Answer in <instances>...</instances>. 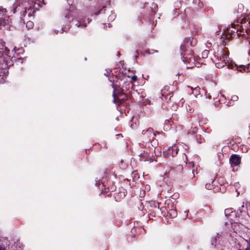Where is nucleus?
<instances>
[{
  "label": "nucleus",
  "instance_id": "nucleus-12",
  "mask_svg": "<svg viewBox=\"0 0 250 250\" xmlns=\"http://www.w3.org/2000/svg\"><path fill=\"white\" fill-rule=\"evenodd\" d=\"M9 28L6 20L3 18L0 19V29H7Z\"/></svg>",
  "mask_w": 250,
  "mask_h": 250
},
{
  "label": "nucleus",
  "instance_id": "nucleus-32",
  "mask_svg": "<svg viewBox=\"0 0 250 250\" xmlns=\"http://www.w3.org/2000/svg\"><path fill=\"white\" fill-rule=\"evenodd\" d=\"M188 111H189V112H191L192 110L190 108H189Z\"/></svg>",
  "mask_w": 250,
  "mask_h": 250
},
{
  "label": "nucleus",
  "instance_id": "nucleus-35",
  "mask_svg": "<svg viewBox=\"0 0 250 250\" xmlns=\"http://www.w3.org/2000/svg\"><path fill=\"white\" fill-rule=\"evenodd\" d=\"M146 52H147V53H148V54H150V53H151L150 52H148V51H147Z\"/></svg>",
  "mask_w": 250,
  "mask_h": 250
},
{
  "label": "nucleus",
  "instance_id": "nucleus-27",
  "mask_svg": "<svg viewBox=\"0 0 250 250\" xmlns=\"http://www.w3.org/2000/svg\"><path fill=\"white\" fill-rule=\"evenodd\" d=\"M53 32H54V34H57L60 31L54 30V31H53Z\"/></svg>",
  "mask_w": 250,
  "mask_h": 250
},
{
  "label": "nucleus",
  "instance_id": "nucleus-1",
  "mask_svg": "<svg viewBox=\"0 0 250 250\" xmlns=\"http://www.w3.org/2000/svg\"><path fill=\"white\" fill-rule=\"evenodd\" d=\"M229 51L227 49H223L221 51L214 55V58L212 60L215 62L218 68L224 67L229 61Z\"/></svg>",
  "mask_w": 250,
  "mask_h": 250
},
{
  "label": "nucleus",
  "instance_id": "nucleus-4",
  "mask_svg": "<svg viewBox=\"0 0 250 250\" xmlns=\"http://www.w3.org/2000/svg\"><path fill=\"white\" fill-rule=\"evenodd\" d=\"M239 25H237V28L236 27H234V29H230V28H228L227 30V38H234L236 35L238 37L242 35H244L243 30L239 31Z\"/></svg>",
  "mask_w": 250,
  "mask_h": 250
},
{
  "label": "nucleus",
  "instance_id": "nucleus-17",
  "mask_svg": "<svg viewBox=\"0 0 250 250\" xmlns=\"http://www.w3.org/2000/svg\"><path fill=\"white\" fill-rule=\"evenodd\" d=\"M76 25H77L78 27H80V26H82L83 27H84L86 26V24L87 23L85 22V20H82V21H76Z\"/></svg>",
  "mask_w": 250,
  "mask_h": 250
},
{
  "label": "nucleus",
  "instance_id": "nucleus-9",
  "mask_svg": "<svg viewBox=\"0 0 250 250\" xmlns=\"http://www.w3.org/2000/svg\"><path fill=\"white\" fill-rule=\"evenodd\" d=\"M241 28L242 30H245V32L248 34H250V18L245 20L242 23Z\"/></svg>",
  "mask_w": 250,
  "mask_h": 250
},
{
  "label": "nucleus",
  "instance_id": "nucleus-33",
  "mask_svg": "<svg viewBox=\"0 0 250 250\" xmlns=\"http://www.w3.org/2000/svg\"><path fill=\"white\" fill-rule=\"evenodd\" d=\"M186 109H187V110L188 111L189 107H187V106H186Z\"/></svg>",
  "mask_w": 250,
  "mask_h": 250
},
{
  "label": "nucleus",
  "instance_id": "nucleus-5",
  "mask_svg": "<svg viewBox=\"0 0 250 250\" xmlns=\"http://www.w3.org/2000/svg\"><path fill=\"white\" fill-rule=\"evenodd\" d=\"M142 134L144 136V139L146 142L150 141L151 140H153L154 136L156 135L155 133L153 132V129L152 128H148L146 130L142 131Z\"/></svg>",
  "mask_w": 250,
  "mask_h": 250
},
{
  "label": "nucleus",
  "instance_id": "nucleus-11",
  "mask_svg": "<svg viewBox=\"0 0 250 250\" xmlns=\"http://www.w3.org/2000/svg\"><path fill=\"white\" fill-rule=\"evenodd\" d=\"M10 10V7L7 9L5 8H4L3 6H0V16H4L7 15L8 17L11 16L9 14V11Z\"/></svg>",
  "mask_w": 250,
  "mask_h": 250
},
{
  "label": "nucleus",
  "instance_id": "nucleus-29",
  "mask_svg": "<svg viewBox=\"0 0 250 250\" xmlns=\"http://www.w3.org/2000/svg\"><path fill=\"white\" fill-rule=\"evenodd\" d=\"M109 81L111 83H113V81H114L113 79H109Z\"/></svg>",
  "mask_w": 250,
  "mask_h": 250
},
{
  "label": "nucleus",
  "instance_id": "nucleus-28",
  "mask_svg": "<svg viewBox=\"0 0 250 250\" xmlns=\"http://www.w3.org/2000/svg\"><path fill=\"white\" fill-rule=\"evenodd\" d=\"M0 250H5V248L0 245Z\"/></svg>",
  "mask_w": 250,
  "mask_h": 250
},
{
  "label": "nucleus",
  "instance_id": "nucleus-36",
  "mask_svg": "<svg viewBox=\"0 0 250 250\" xmlns=\"http://www.w3.org/2000/svg\"><path fill=\"white\" fill-rule=\"evenodd\" d=\"M89 21H88V19H87V23H89Z\"/></svg>",
  "mask_w": 250,
  "mask_h": 250
},
{
  "label": "nucleus",
  "instance_id": "nucleus-30",
  "mask_svg": "<svg viewBox=\"0 0 250 250\" xmlns=\"http://www.w3.org/2000/svg\"><path fill=\"white\" fill-rule=\"evenodd\" d=\"M62 32H63V29H62H62H61V31H60V32H61V33H62Z\"/></svg>",
  "mask_w": 250,
  "mask_h": 250
},
{
  "label": "nucleus",
  "instance_id": "nucleus-24",
  "mask_svg": "<svg viewBox=\"0 0 250 250\" xmlns=\"http://www.w3.org/2000/svg\"><path fill=\"white\" fill-rule=\"evenodd\" d=\"M140 156H141V157H144V158H145V160H146V159L147 158L148 155H147V153H144V154H141L140 155Z\"/></svg>",
  "mask_w": 250,
  "mask_h": 250
},
{
  "label": "nucleus",
  "instance_id": "nucleus-8",
  "mask_svg": "<svg viewBox=\"0 0 250 250\" xmlns=\"http://www.w3.org/2000/svg\"><path fill=\"white\" fill-rule=\"evenodd\" d=\"M225 214L229 219V221H232L233 220V218L237 217L236 213L232 210V208L226 209Z\"/></svg>",
  "mask_w": 250,
  "mask_h": 250
},
{
  "label": "nucleus",
  "instance_id": "nucleus-7",
  "mask_svg": "<svg viewBox=\"0 0 250 250\" xmlns=\"http://www.w3.org/2000/svg\"><path fill=\"white\" fill-rule=\"evenodd\" d=\"M178 150V147L176 146H174L167 148L164 152V153L167 157L171 156L174 157L177 154Z\"/></svg>",
  "mask_w": 250,
  "mask_h": 250
},
{
  "label": "nucleus",
  "instance_id": "nucleus-20",
  "mask_svg": "<svg viewBox=\"0 0 250 250\" xmlns=\"http://www.w3.org/2000/svg\"><path fill=\"white\" fill-rule=\"evenodd\" d=\"M208 50H205L202 52V57L204 58H206L208 57Z\"/></svg>",
  "mask_w": 250,
  "mask_h": 250
},
{
  "label": "nucleus",
  "instance_id": "nucleus-3",
  "mask_svg": "<svg viewBox=\"0 0 250 250\" xmlns=\"http://www.w3.org/2000/svg\"><path fill=\"white\" fill-rule=\"evenodd\" d=\"M225 226L227 228L225 229L226 232L231 234L232 233H239V230L240 229V225L232 221H229V223L227 222L225 223Z\"/></svg>",
  "mask_w": 250,
  "mask_h": 250
},
{
  "label": "nucleus",
  "instance_id": "nucleus-31",
  "mask_svg": "<svg viewBox=\"0 0 250 250\" xmlns=\"http://www.w3.org/2000/svg\"><path fill=\"white\" fill-rule=\"evenodd\" d=\"M193 67V66H188V67H187V68H192V67Z\"/></svg>",
  "mask_w": 250,
  "mask_h": 250
},
{
  "label": "nucleus",
  "instance_id": "nucleus-22",
  "mask_svg": "<svg viewBox=\"0 0 250 250\" xmlns=\"http://www.w3.org/2000/svg\"><path fill=\"white\" fill-rule=\"evenodd\" d=\"M111 73V70H109L108 71V70H106V72L104 73V75L107 76V77H108Z\"/></svg>",
  "mask_w": 250,
  "mask_h": 250
},
{
  "label": "nucleus",
  "instance_id": "nucleus-34",
  "mask_svg": "<svg viewBox=\"0 0 250 250\" xmlns=\"http://www.w3.org/2000/svg\"><path fill=\"white\" fill-rule=\"evenodd\" d=\"M31 16V13H29V14H28V16Z\"/></svg>",
  "mask_w": 250,
  "mask_h": 250
},
{
  "label": "nucleus",
  "instance_id": "nucleus-10",
  "mask_svg": "<svg viewBox=\"0 0 250 250\" xmlns=\"http://www.w3.org/2000/svg\"><path fill=\"white\" fill-rule=\"evenodd\" d=\"M229 162L232 165L238 166L240 163V158L237 155H232L229 158Z\"/></svg>",
  "mask_w": 250,
  "mask_h": 250
},
{
  "label": "nucleus",
  "instance_id": "nucleus-21",
  "mask_svg": "<svg viewBox=\"0 0 250 250\" xmlns=\"http://www.w3.org/2000/svg\"><path fill=\"white\" fill-rule=\"evenodd\" d=\"M238 100V97L236 95H233L231 96V100L233 101H237Z\"/></svg>",
  "mask_w": 250,
  "mask_h": 250
},
{
  "label": "nucleus",
  "instance_id": "nucleus-25",
  "mask_svg": "<svg viewBox=\"0 0 250 250\" xmlns=\"http://www.w3.org/2000/svg\"><path fill=\"white\" fill-rule=\"evenodd\" d=\"M137 77L136 76L134 75L131 77V80L132 82H135L137 80Z\"/></svg>",
  "mask_w": 250,
  "mask_h": 250
},
{
  "label": "nucleus",
  "instance_id": "nucleus-15",
  "mask_svg": "<svg viewBox=\"0 0 250 250\" xmlns=\"http://www.w3.org/2000/svg\"><path fill=\"white\" fill-rule=\"evenodd\" d=\"M26 10L27 8L26 6H24L23 8L21 9V11L20 12V15L21 19L23 21V22H24V19L23 18L26 16Z\"/></svg>",
  "mask_w": 250,
  "mask_h": 250
},
{
  "label": "nucleus",
  "instance_id": "nucleus-16",
  "mask_svg": "<svg viewBox=\"0 0 250 250\" xmlns=\"http://www.w3.org/2000/svg\"><path fill=\"white\" fill-rule=\"evenodd\" d=\"M168 213L169 214L171 218H174L176 217L177 215V212L176 211V209L175 208L169 209V211H168Z\"/></svg>",
  "mask_w": 250,
  "mask_h": 250
},
{
  "label": "nucleus",
  "instance_id": "nucleus-6",
  "mask_svg": "<svg viewBox=\"0 0 250 250\" xmlns=\"http://www.w3.org/2000/svg\"><path fill=\"white\" fill-rule=\"evenodd\" d=\"M26 3L25 2L21 3V4L14 3L13 4L12 6L10 7V10L9 13L10 15H12L16 13L20 14L22 8H23L24 6H26Z\"/></svg>",
  "mask_w": 250,
  "mask_h": 250
},
{
  "label": "nucleus",
  "instance_id": "nucleus-14",
  "mask_svg": "<svg viewBox=\"0 0 250 250\" xmlns=\"http://www.w3.org/2000/svg\"><path fill=\"white\" fill-rule=\"evenodd\" d=\"M213 182L214 179H213L212 178L209 179L205 185L206 188L209 190L212 189L214 187V185L213 184Z\"/></svg>",
  "mask_w": 250,
  "mask_h": 250
},
{
  "label": "nucleus",
  "instance_id": "nucleus-13",
  "mask_svg": "<svg viewBox=\"0 0 250 250\" xmlns=\"http://www.w3.org/2000/svg\"><path fill=\"white\" fill-rule=\"evenodd\" d=\"M109 13L110 14L107 17V20L109 21H112L115 20L116 18V14L114 12H113L111 10H109L107 11V14L108 15Z\"/></svg>",
  "mask_w": 250,
  "mask_h": 250
},
{
  "label": "nucleus",
  "instance_id": "nucleus-19",
  "mask_svg": "<svg viewBox=\"0 0 250 250\" xmlns=\"http://www.w3.org/2000/svg\"><path fill=\"white\" fill-rule=\"evenodd\" d=\"M26 26L29 29L32 28L34 26V23L31 21H28L26 23Z\"/></svg>",
  "mask_w": 250,
  "mask_h": 250
},
{
  "label": "nucleus",
  "instance_id": "nucleus-2",
  "mask_svg": "<svg viewBox=\"0 0 250 250\" xmlns=\"http://www.w3.org/2000/svg\"><path fill=\"white\" fill-rule=\"evenodd\" d=\"M180 50L181 55L183 56L182 58L183 62L185 63H191L192 64H194V58L190 52L188 53H187L188 50L185 43H184L181 45Z\"/></svg>",
  "mask_w": 250,
  "mask_h": 250
},
{
  "label": "nucleus",
  "instance_id": "nucleus-26",
  "mask_svg": "<svg viewBox=\"0 0 250 250\" xmlns=\"http://www.w3.org/2000/svg\"><path fill=\"white\" fill-rule=\"evenodd\" d=\"M244 207H245V206H244V205L243 204V205H242V206H241V208H239V212H240V213H242V212L244 211V210H243V208Z\"/></svg>",
  "mask_w": 250,
  "mask_h": 250
},
{
  "label": "nucleus",
  "instance_id": "nucleus-37",
  "mask_svg": "<svg viewBox=\"0 0 250 250\" xmlns=\"http://www.w3.org/2000/svg\"><path fill=\"white\" fill-rule=\"evenodd\" d=\"M249 55H250V51H249Z\"/></svg>",
  "mask_w": 250,
  "mask_h": 250
},
{
  "label": "nucleus",
  "instance_id": "nucleus-18",
  "mask_svg": "<svg viewBox=\"0 0 250 250\" xmlns=\"http://www.w3.org/2000/svg\"><path fill=\"white\" fill-rule=\"evenodd\" d=\"M196 140L199 143H202L204 142V139L200 135H196Z\"/></svg>",
  "mask_w": 250,
  "mask_h": 250
},
{
  "label": "nucleus",
  "instance_id": "nucleus-23",
  "mask_svg": "<svg viewBox=\"0 0 250 250\" xmlns=\"http://www.w3.org/2000/svg\"><path fill=\"white\" fill-rule=\"evenodd\" d=\"M106 11V9H105V7H104L103 9H101L99 11V13L98 14H103V13H105V11Z\"/></svg>",
  "mask_w": 250,
  "mask_h": 250
}]
</instances>
